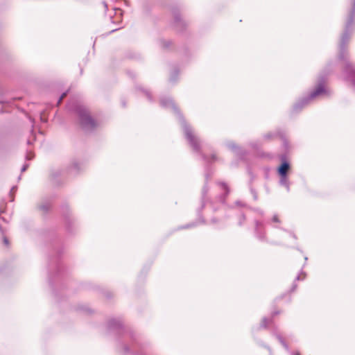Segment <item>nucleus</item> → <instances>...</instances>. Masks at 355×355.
Instances as JSON below:
<instances>
[{
  "label": "nucleus",
  "instance_id": "f257e3e1",
  "mask_svg": "<svg viewBox=\"0 0 355 355\" xmlns=\"http://www.w3.org/2000/svg\"><path fill=\"white\" fill-rule=\"evenodd\" d=\"M78 115L79 122L83 128L93 129L97 125V122L91 116L87 109H80Z\"/></svg>",
  "mask_w": 355,
  "mask_h": 355
},
{
  "label": "nucleus",
  "instance_id": "f03ea898",
  "mask_svg": "<svg viewBox=\"0 0 355 355\" xmlns=\"http://www.w3.org/2000/svg\"><path fill=\"white\" fill-rule=\"evenodd\" d=\"M187 137L189 139V142L191 144V145L195 148H198V146H199L198 140L191 132H187Z\"/></svg>",
  "mask_w": 355,
  "mask_h": 355
},
{
  "label": "nucleus",
  "instance_id": "7ed1b4c3",
  "mask_svg": "<svg viewBox=\"0 0 355 355\" xmlns=\"http://www.w3.org/2000/svg\"><path fill=\"white\" fill-rule=\"evenodd\" d=\"M289 169V164L286 162L283 163L278 169V172L281 176H286Z\"/></svg>",
  "mask_w": 355,
  "mask_h": 355
},
{
  "label": "nucleus",
  "instance_id": "20e7f679",
  "mask_svg": "<svg viewBox=\"0 0 355 355\" xmlns=\"http://www.w3.org/2000/svg\"><path fill=\"white\" fill-rule=\"evenodd\" d=\"M324 92V88L322 85H320L317 87V89L311 94V97L314 98L318 95Z\"/></svg>",
  "mask_w": 355,
  "mask_h": 355
},
{
  "label": "nucleus",
  "instance_id": "39448f33",
  "mask_svg": "<svg viewBox=\"0 0 355 355\" xmlns=\"http://www.w3.org/2000/svg\"><path fill=\"white\" fill-rule=\"evenodd\" d=\"M270 322V320H269L266 318H264L261 321V325L263 327H266L268 326V324H269Z\"/></svg>",
  "mask_w": 355,
  "mask_h": 355
},
{
  "label": "nucleus",
  "instance_id": "423d86ee",
  "mask_svg": "<svg viewBox=\"0 0 355 355\" xmlns=\"http://www.w3.org/2000/svg\"><path fill=\"white\" fill-rule=\"evenodd\" d=\"M66 96H67V93H63V94L61 95V96H60V99H59V101H58V104L61 103L62 101L63 100V98H64Z\"/></svg>",
  "mask_w": 355,
  "mask_h": 355
},
{
  "label": "nucleus",
  "instance_id": "0eeeda50",
  "mask_svg": "<svg viewBox=\"0 0 355 355\" xmlns=\"http://www.w3.org/2000/svg\"><path fill=\"white\" fill-rule=\"evenodd\" d=\"M294 355H300V352H295Z\"/></svg>",
  "mask_w": 355,
  "mask_h": 355
},
{
  "label": "nucleus",
  "instance_id": "6e6552de",
  "mask_svg": "<svg viewBox=\"0 0 355 355\" xmlns=\"http://www.w3.org/2000/svg\"><path fill=\"white\" fill-rule=\"evenodd\" d=\"M274 220L278 222V219L276 217L274 218Z\"/></svg>",
  "mask_w": 355,
  "mask_h": 355
}]
</instances>
